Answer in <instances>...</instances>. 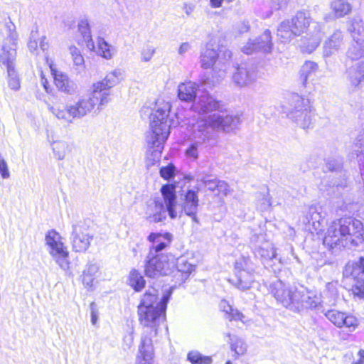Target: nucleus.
Returning a JSON list of instances; mask_svg holds the SVG:
<instances>
[{"label":"nucleus","instance_id":"5701e85b","mask_svg":"<svg viewBox=\"0 0 364 364\" xmlns=\"http://www.w3.org/2000/svg\"><path fill=\"white\" fill-rule=\"evenodd\" d=\"M167 209L160 199L149 200L147 203L145 215L147 220L153 223L162 222L166 218Z\"/></svg>","mask_w":364,"mask_h":364},{"label":"nucleus","instance_id":"b1692460","mask_svg":"<svg viewBox=\"0 0 364 364\" xmlns=\"http://www.w3.org/2000/svg\"><path fill=\"white\" fill-rule=\"evenodd\" d=\"M257 79V73L252 67L240 65L232 75L235 84L239 87L247 86Z\"/></svg>","mask_w":364,"mask_h":364},{"label":"nucleus","instance_id":"ddd939ff","mask_svg":"<svg viewBox=\"0 0 364 364\" xmlns=\"http://www.w3.org/2000/svg\"><path fill=\"white\" fill-rule=\"evenodd\" d=\"M171 105L169 102L157 99L150 113V127L170 130L172 125L169 114Z\"/></svg>","mask_w":364,"mask_h":364},{"label":"nucleus","instance_id":"0eeeda50","mask_svg":"<svg viewBox=\"0 0 364 364\" xmlns=\"http://www.w3.org/2000/svg\"><path fill=\"white\" fill-rule=\"evenodd\" d=\"M6 32L7 37L2 45V53L0 55V62L6 67L9 78V87L11 90L17 91L21 87L18 76L14 69L18 35L15 31V26L11 23V25H7Z\"/></svg>","mask_w":364,"mask_h":364},{"label":"nucleus","instance_id":"20e7f679","mask_svg":"<svg viewBox=\"0 0 364 364\" xmlns=\"http://www.w3.org/2000/svg\"><path fill=\"white\" fill-rule=\"evenodd\" d=\"M240 122V119L237 115L215 113L193 124L188 139L190 142L203 146L213 138V130L228 132L235 129Z\"/></svg>","mask_w":364,"mask_h":364},{"label":"nucleus","instance_id":"e2e57ef3","mask_svg":"<svg viewBox=\"0 0 364 364\" xmlns=\"http://www.w3.org/2000/svg\"><path fill=\"white\" fill-rule=\"evenodd\" d=\"M250 25L248 22L242 21L237 25V31L240 33H243L248 31Z\"/></svg>","mask_w":364,"mask_h":364},{"label":"nucleus","instance_id":"aec40b11","mask_svg":"<svg viewBox=\"0 0 364 364\" xmlns=\"http://www.w3.org/2000/svg\"><path fill=\"white\" fill-rule=\"evenodd\" d=\"M198 188L197 191L194 189H188L183 199L182 203V212H183L187 216H189L192 218V220L198 223L199 220L196 215L198 205H199V199L198 196Z\"/></svg>","mask_w":364,"mask_h":364},{"label":"nucleus","instance_id":"338daca9","mask_svg":"<svg viewBox=\"0 0 364 364\" xmlns=\"http://www.w3.org/2000/svg\"><path fill=\"white\" fill-rule=\"evenodd\" d=\"M48 43L46 41V37L42 36L39 43V48L43 50H47L48 49Z\"/></svg>","mask_w":364,"mask_h":364},{"label":"nucleus","instance_id":"5fc2aeb1","mask_svg":"<svg viewBox=\"0 0 364 364\" xmlns=\"http://www.w3.org/2000/svg\"><path fill=\"white\" fill-rule=\"evenodd\" d=\"M0 174L3 178H9L10 173L6 161L0 154Z\"/></svg>","mask_w":364,"mask_h":364},{"label":"nucleus","instance_id":"8fccbe9b","mask_svg":"<svg viewBox=\"0 0 364 364\" xmlns=\"http://www.w3.org/2000/svg\"><path fill=\"white\" fill-rule=\"evenodd\" d=\"M309 215L310 218L308 219V223H312L313 226L315 230H318V226L320 225V219L321 218L320 213L317 211L315 207H311L309 210Z\"/></svg>","mask_w":364,"mask_h":364},{"label":"nucleus","instance_id":"423d86ee","mask_svg":"<svg viewBox=\"0 0 364 364\" xmlns=\"http://www.w3.org/2000/svg\"><path fill=\"white\" fill-rule=\"evenodd\" d=\"M232 57L231 51L226 46L215 40L210 41L200 52V64L202 68H212L214 73L223 78L227 69V63Z\"/></svg>","mask_w":364,"mask_h":364},{"label":"nucleus","instance_id":"6e6552de","mask_svg":"<svg viewBox=\"0 0 364 364\" xmlns=\"http://www.w3.org/2000/svg\"><path fill=\"white\" fill-rule=\"evenodd\" d=\"M288 107L282 106L283 112L303 129L309 128L312 123L314 113L310 101L298 94L293 93L288 98Z\"/></svg>","mask_w":364,"mask_h":364},{"label":"nucleus","instance_id":"bb28decb","mask_svg":"<svg viewBox=\"0 0 364 364\" xmlns=\"http://www.w3.org/2000/svg\"><path fill=\"white\" fill-rule=\"evenodd\" d=\"M172 239L173 235L167 232L164 233L151 232L148 237L149 241L153 243L149 252H152L154 255H159V252L170 244Z\"/></svg>","mask_w":364,"mask_h":364},{"label":"nucleus","instance_id":"2f4dec72","mask_svg":"<svg viewBox=\"0 0 364 364\" xmlns=\"http://www.w3.org/2000/svg\"><path fill=\"white\" fill-rule=\"evenodd\" d=\"M158 299L157 290L153 287L149 288L141 297L138 306H146L150 308H159L161 307V300L158 301Z\"/></svg>","mask_w":364,"mask_h":364},{"label":"nucleus","instance_id":"4468645a","mask_svg":"<svg viewBox=\"0 0 364 364\" xmlns=\"http://www.w3.org/2000/svg\"><path fill=\"white\" fill-rule=\"evenodd\" d=\"M343 275L346 277L353 278L352 293L354 296L359 299L364 298V257H360L358 261L347 264L343 271Z\"/></svg>","mask_w":364,"mask_h":364},{"label":"nucleus","instance_id":"c03bdc74","mask_svg":"<svg viewBox=\"0 0 364 364\" xmlns=\"http://www.w3.org/2000/svg\"><path fill=\"white\" fill-rule=\"evenodd\" d=\"M187 358L192 364H211L213 362L210 356L203 355L197 350L189 352Z\"/></svg>","mask_w":364,"mask_h":364},{"label":"nucleus","instance_id":"6ab92c4d","mask_svg":"<svg viewBox=\"0 0 364 364\" xmlns=\"http://www.w3.org/2000/svg\"><path fill=\"white\" fill-rule=\"evenodd\" d=\"M193 111L198 114H207L213 111H220L219 113L226 114L222 112L223 104L210 95L200 96L192 105Z\"/></svg>","mask_w":364,"mask_h":364},{"label":"nucleus","instance_id":"864d4df0","mask_svg":"<svg viewBox=\"0 0 364 364\" xmlns=\"http://www.w3.org/2000/svg\"><path fill=\"white\" fill-rule=\"evenodd\" d=\"M241 50L247 55H250L254 52L258 51L255 41L250 39L247 44L242 47Z\"/></svg>","mask_w":364,"mask_h":364},{"label":"nucleus","instance_id":"a878e982","mask_svg":"<svg viewBox=\"0 0 364 364\" xmlns=\"http://www.w3.org/2000/svg\"><path fill=\"white\" fill-rule=\"evenodd\" d=\"M50 68L55 84L60 91L68 95H73L77 92V84L73 80L69 79L66 74L61 71L55 70L52 67Z\"/></svg>","mask_w":364,"mask_h":364},{"label":"nucleus","instance_id":"13d9d810","mask_svg":"<svg viewBox=\"0 0 364 364\" xmlns=\"http://www.w3.org/2000/svg\"><path fill=\"white\" fill-rule=\"evenodd\" d=\"M217 190L220 193H222L225 196L228 195V193L230 192V188L228 184L225 182L224 181H220L218 183Z\"/></svg>","mask_w":364,"mask_h":364},{"label":"nucleus","instance_id":"09e8293b","mask_svg":"<svg viewBox=\"0 0 364 364\" xmlns=\"http://www.w3.org/2000/svg\"><path fill=\"white\" fill-rule=\"evenodd\" d=\"M343 163L340 159H328L326 163V168L329 171L339 172L342 170Z\"/></svg>","mask_w":364,"mask_h":364},{"label":"nucleus","instance_id":"f257e3e1","mask_svg":"<svg viewBox=\"0 0 364 364\" xmlns=\"http://www.w3.org/2000/svg\"><path fill=\"white\" fill-rule=\"evenodd\" d=\"M124 78V72L115 69L107 73L102 80L94 82L87 95L80 96L77 101L66 106L48 104V110L58 119L72 123L81 119L91 113L97 106L101 109L111 100V88L118 85Z\"/></svg>","mask_w":364,"mask_h":364},{"label":"nucleus","instance_id":"de8ad7c7","mask_svg":"<svg viewBox=\"0 0 364 364\" xmlns=\"http://www.w3.org/2000/svg\"><path fill=\"white\" fill-rule=\"evenodd\" d=\"M156 52V48L149 45H145L140 52L141 60L142 62H149L151 60Z\"/></svg>","mask_w":364,"mask_h":364},{"label":"nucleus","instance_id":"4d7b16f0","mask_svg":"<svg viewBox=\"0 0 364 364\" xmlns=\"http://www.w3.org/2000/svg\"><path fill=\"white\" fill-rule=\"evenodd\" d=\"M227 314H228V319L230 321H242V318H244V315L241 312L232 307L231 308V311H228Z\"/></svg>","mask_w":364,"mask_h":364},{"label":"nucleus","instance_id":"ea45409f","mask_svg":"<svg viewBox=\"0 0 364 364\" xmlns=\"http://www.w3.org/2000/svg\"><path fill=\"white\" fill-rule=\"evenodd\" d=\"M129 285L136 291H141L145 286V280L143 276L136 269H132L129 277Z\"/></svg>","mask_w":364,"mask_h":364},{"label":"nucleus","instance_id":"7ed1b4c3","mask_svg":"<svg viewBox=\"0 0 364 364\" xmlns=\"http://www.w3.org/2000/svg\"><path fill=\"white\" fill-rule=\"evenodd\" d=\"M271 291L278 303L295 313H301L309 309H318L320 306V296L301 285L277 280L272 285Z\"/></svg>","mask_w":364,"mask_h":364},{"label":"nucleus","instance_id":"c9c22d12","mask_svg":"<svg viewBox=\"0 0 364 364\" xmlns=\"http://www.w3.org/2000/svg\"><path fill=\"white\" fill-rule=\"evenodd\" d=\"M99 270V266L95 263H88L82 273V283L87 287H91L95 275Z\"/></svg>","mask_w":364,"mask_h":364},{"label":"nucleus","instance_id":"9d476101","mask_svg":"<svg viewBox=\"0 0 364 364\" xmlns=\"http://www.w3.org/2000/svg\"><path fill=\"white\" fill-rule=\"evenodd\" d=\"M240 291H247L255 282V267L247 257L237 259L235 264V276L228 280Z\"/></svg>","mask_w":364,"mask_h":364},{"label":"nucleus","instance_id":"39448f33","mask_svg":"<svg viewBox=\"0 0 364 364\" xmlns=\"http://www.w3.org/2000/svg\"><path fill=\"white\" fill-rule=\"evenodd\" d=\"M171 294V288L165 291L161 299V307L159 308L138 306L139 321L144 326L141 337L151 338L156 343L158 342V337L161 331L160 325L165 320L166 306Z\"/></svg>","mask_w":364,"mask_h":364},{"label":"nucleus","instance_id":"69168bd1","mask_svg":"<svg viewBox=\"0 0 364 364\" xmlns=\"http://www.w3.org/2000/svg\"><path fill=\"white\" fill-rule=\"evenodd\" d=\"M220 306L223 309V311L226 314H228V311H231L232 308V306L225 300L221 301Z\"/></svg>","mask_w":364,"mask_h":364},{"label":"nucleus","instance_id":"c756f323","mask_svg":"<svg viewBox=\"0 0 364 364\" xmlns=\"http://www.w3.org/2000/svg\"><path fill=\"white\" fill-rule=\"evenodd\" d=\"M78 31L83 37L86 47L90 50H94L95 46L92 38L90 23L86 16L80 18L78 23Z\"/></svg>","mask_w":364,"mask_h":364},{"label":"nucleus","instance_id":"f8f14e48","mask_svg":"<svg viewBox=\"0 0 364 364\" xmlns=\"http://www.w3.org/2000/svg\"><path fill=\"white\" fill-rule=\"evenodd\" d=\"M340 227L347 239V247L358 246L364 241V228L360 220L351 217L341 218Z\"/></svg>","mask_w":364,"mask_h":364},{"label":"nucleus","instance_id":"79ce46f5","mask_svg":"<svg viewBox=\"0 0 364 364\" xmlns=\"http://www.w3.org/2000/svg\"><path fill=\"white\" fill-rule=\"evenodd\" d=\"M347 78L352 87H357L364 80V77L354 65L350 66L346 70Z\"/></svg>","mask_w":364,"mask_h":364},{"label":"nucleus","instance_id":"1a4fd4ad","mask_svg":"<svg viewBox=\"0 0 364 364\" xmlns=\"http://www.w3.org/2000/svg\"><path fill=\"white\" fill-rule=\"evenodd\" d=\"M47 251L59 266V267L67 272L70 269V262L69 260V252L62 240V237L55 230H49L45 236Z\"/></svg>","mask_w":364,"mask_h":364},{"label":"nucleus","instance_id":"f704fd0d","mask_svg":"<svg viewBox=\"0 0 364 364\" xmlns=\"http://www.w3.org/2000/svg\"><path fill=\"white\" fill-rule=\"evenodd\" d=\"M229 338L228 341L230 344L231 350L235 352L237 355H242L247 351V345L242 339L235 335H231L230 333L226 334Z\"/></svg>","mask_w":364,"mask_h":364},{"label":"nucleus","instance_id":"dca6fc26","mask_svg":"<svg viewBox=\"0 0 364 364\" xmlns=\"http://www.w3.org/2000/svg\"><path fill=\"white\" fill-rule=\"evenodd\" d=\"M316 310H320L326 318L338 328L345 327L350 331H353L358 326V319L353 315L346 314L336 309H325L320 303V306Z\"/></svg>","mask_w":364,"mask_h":364},{"label":"nucleus","instance_id":"2eb2a0df","mask_svg":"<svg viewBox=\"0 0 364 364\" xmlns=\"http://www.w3.org/2000/svg\"><path fill=\"white\" fill-rule=\"evenodd\" d=\"M93 235L83 222L79 221L72 225L70 242L75 252H85L90 247Z\"/></svg>","mask_w":364,"mask_h":364},{"label":"nucleus","instance_id":"f03ea898","mask_svg":"<svg viewBox=\"0 0 364 364\" xmlns=\"http://www.w3.org/2000/svg\"><path fill=\"white\" fill-rule=\"evenodd\" d=\"M304 33L301 49L304 53H311L319 46L323 32L322 25L314 21L307 11H299L291 21H282L277 28V36L280 42L286 43Z\"/></svg>","mask_w":364,"mask_h":364},{"label":"nucleus","instance_id":"a211bd4d","mask_svg":"<svg viewBox=\"0 0 364 364\" xmlns=\"http://www.w3.org/2000/svg\"><path fill=\"white\" fill-rule=\"evenodd\" d=\"M170 134V130L159 128H151L146 136V141L148 148L153 153L161 154L164 149L165 141L167 140Z\"/></svg>","mask_w":364,"mask_h":364},{"label":"nucleus","instance_id":"3c124183","mask_svg":"<svg viewBox=\"0 0 364 364\" xmlns=\"http://www.w3.org/2000/svg\"><path fill=\"white\" fill-rule=\"evenodd\" d=\"M197 182H201L205 186L208 188L210 191H215L217 189L218 183L219 180L215 178H208L206 177H197Z\"/></svg>","mask_w":364,"mask_h":364},{"label":"nucleus","instance_id":"cd10ccee","mask_svg":"<svg viewBox=\"0 0 364 364\" xmlns=\"http://www.w3.org/2000/svg\"><path fill=\"white\" fill-rule=\"evenodd\" d=\"M198 89V85L191 81L181 83L178 87V97L182 101L192 102L196 100Z\"/></svg>","mask_w":364,"mask_h":364},{"label":"nucleus","instance_id":"f3484780","mask_svg":"<svg viewBox=\"0 0 364 364\" xmlns=\"http://www.w3.org/2000/svg\"><path fill=\"white\" fill-rule=\"evenodd\" d=\"M340 225H341V218L333 220L326 232L323 243L329 249L347 247V239Z\"/></svg>","mask_w":364,"mask_h":364},{"label":"nucleus","instance_id":"72a5a7b5","mask_svg":"<svg viewBox=\"0 0 364 364\" xmlns=\"http://www.w3.org/2000/svg\"><path fill=\"white\" fill-rule=\"evenodd\" d=\"M253 40L255 41L258 51L264 53H270L272 51L273 43L269 30H266L259 38Z\"/></svg>","mask_w":364,"mask_h":364},{"label":"nucleus","instance_id":"6e6d98bb","mask_svg":"<svg viewBox=\"0 0 364 364\" xmlns=\"http://www.w3.org/2000/svg\"><path fill=\"white\" fill-rule=\"evenodd\" d=\"M160 175L165 179H169L174 175L173 168L171 166H164L160 169Z\"/></svg>","mask_w":364,"mask_h":364},{"label":"nucleus","instance_id":"4c0bfd02","mask_svg":"<svg viewBox=\"0 0 364 364\" xmlns=\"http://www.w3.org/2000/svg\"><path fill=\"white\" fill-rule=\"evenodd\" d=\"M69 50L72 56L75 70L77 74L82 73L85 70V61L80 50L75 46H70Z\"/></svg>","mask_w":364,"mask_h":364},{"label":"nucleus","instance_id":"680f3d73","mask_svg":"<svg viewBox=\"0 0 364 364\" xmlns=\"http://www.w3.org/2000/svg\"><path fill=\"white\" fill-rule=\"evenodd\" d=\"M195 9V5L192 3H185L183 6V11L187 16H190Z\"/></svg>","mask_w":364,"mask_h":364},{"label":"nucleus","instance_id":"49530a36","mask_svg":"<svg viewBox=\"0 0 364 364\" xmlns=\"http://www.w3.org/2000/svg\"><path fill=\"white\" fill-rule=\"evenodd\" d=\"M200 146H202L194 142H190L189 146L185 151L186 156L192 161L197 160L199 156L198 149Z\"/></svg>","mask_w":364,"mask_h":364},{"label":"nucleus","instance_id":"4be33fe9","mask_svg":"<svg viewBox=\"0 0 364 364\" xmlns=\"http://www.w3.org/2000/svg\"><path fill=\"white\" fill-rule=\"evenodd\" d=\"M154 342L151 338L141 337L139 346L136 364H154Z\"/></svg>","mask_w":364,"mask_h":364},{"label":"nucleus","instance_id":"9b49d317","mask_svg":"<svg viewBox=\"0 0 364 364\" xmlns=\"http://www.w3.org/2000/svg\"><path fill=\"white\" fill-rule=\"evenodd\" d=\"M174 266L173 258L170 259L167 255H154L151 252L147 256L144 272L146 277L156 278L170 274Z\"/></svg>","mask_w":364,"mask_h":364},{"label":"nucleus","instance_id":"37998d69","mask_svg":"<svg viewBox=\"0 0 364 364\" xmlns=\"http://www.w3.org/2000/svg\"><path fill=\"white\" fill-rule=\"evenodd\" d=\"M255 254L265 260H271L276 257V251L270 244H265V246L256 249Z\"/></svg>","mask_w":364,"mask_h":364},{"label":"nucleus","instance_id":"774afa93","mask_svg":"<svg viewBox=\"0 0 364 364\" xmlns=\"http://www.w3.org/2000/svg\"><path fill=\"white\" fill-rule=\"evenodd\" d=\"M354 66L358 68V71L364 77V60L355 64Z\"/></svg>","mask_w":364,"mask_h":364},{"label":"nucleus","instance_id":"603ef678","mask_svg":"<svg viewBox=\"0 0 364 364\" xmlns=\"http://www.w3.org/2000/svg\"><path fill=\"white\" fill-rule=\"evenodd\" d=\"M38 33V30H33L31 33L30 40L28 43V48L31 52L33 53L38 50L39 43L37 41Z\"/></svg>","mask_w":364,"mask_h":364},{"label":"nucleus","instance_id":"bf43d9fd","mask_svg":"<svg viewBox=\"0 0 364 364\" xmlns=\"http://www.w3.org/2000/svg\"><path fill=\"white\" fill-rule=\"evenodd\" d=\"M90 311H91V322L93 325L97 323L98 318V313L96 309V306L95 303H91L90 304Z\"/></svg>","mask_w":364,"mask_h":364},{"label":"nucleus","instance_id":"e433bc0d","mask_svg":"<svg viewBox=\"0 0 364 364\" xmlns=\"http://www.w3.org/2000/svg\"><path fill=\"white\" fill-rule=\"evenodd\" d=\"M115 53L114 48L109 44L103 38H97V53L102 58L109 60Z\"/></svg>","mask_w":364,"mask_h":364},{"label":"nucleus","instance_id":"473e14b6","mask_svg":"<svg viewBox=\"0 0 364 364\" xmlns=\"http://www.w3.org/2000/svg\"><path fill=\"white\" fill-rule=\"evenodd\" d=\"M331 9L336 18H342L348 14L352 6L347 0H333L331 2Z\"/></svg>","mask_w":364,"mask_h":364},{"label":"nucleus","instance_id":"58836bf2","mask_svg":"<svg viewBox=\"0 0 364 364\" xmlns=\"http://www.w3.org/2000/svg\"><path fill=\"white\" fill-rule=\"evenodd\" d=\"M53 151L58 160H63L71 151V146L65 141H55L53 144Z\"/></svg>","mask_w":364,"mask_h":364},{"label":"nucleus","instance_id":"7c9ffc66","mask_svg":"<svg viewBox=\"0 0 364 364\" xmlns=\"http://www.w3.org/2000/svg\"><path fill=\"white\" fill-rule=\"evenodd\" d=\"M347 56L353 60L364 57V38L354 36L353 43L348 50Z\"/></svg>","mask_w":364,"mask_h":364},{"label":"nucleus","instance_id":"393cba45","mask_svg":"<svg viewBox=\"0 0 364 364\" xmlns=\"http://www.w3.org/2000/svg\"><path fill=\"white\" fill-rule=\"evenodd\" d=\"M161 193L163 196L168 215L171 219H175L178 216L176 208V194L175 186L171 184L162 186Z\"/></svg>","mask_w":364,"mask_h":364},{"label":"nucleus","instance_id":"c85d7f7f","mask_svg":"<svg viewBox=\"0 0 364 364\" xmlns=\"http://www.w3.org/2000/svg\"><path fill=\"white\" fill-rule=\"evenodd\" d=\"M318 69V65L314 61H306L301 67L299 77L302 85L306 87L309 80H313Z\"/></svg>","mask_w":364,"mask_h":364},{"label":"nucleus","instance_id":"052dcab7","mask_svg":"<svg viewBox=\"0 0 364 364\" xmlns=\"http://www.w3.org/2000/svg\"><path fill=\"white\" fill-rule=\"evenodd\" d=\"M177 268L180 272L186 273H191L193 269V267L189 263L184 264V267H181V264L178 262L177 264Z\"/></svg>","mask_w":364,"mask_h":364},{"label":"nucleus","instance_id":"412c9836","mask_svg":"<svg viewBox=\"0 0 364 364\" xmlns=\"http://www.w3.org/2000/svg\"><path fill=\"white\" fill-rule=\"evenodd\" d=\"M344 45V36L343 33L335 31L323 42V57L324 58H331L336 55Z\"/></svg>","mask_w":364,"mask_h":364},{"label":"nucleus","instance_id":"0e129e2a","mask_svg":"<svg viewBox=\"0 0 364 364\" xmlns=\"http://www.w3.org/2000/svg\"><path fill=\"white\" fill-rule=\"evenodd\" d=\"M191 48V46L188 43H187V42L183 43L181 45V46L179 47L178 53L180 55H183L184 53L188 52Z\"/></svg>","mask_w":364,"mask_h":364},{"label":"nucleus","instance_id":"a19ab883","mask_svg":"<svg viewBox=\"0 0 364 364\" xmlns=\"http://www.w3.org/2000/svg\"><path fill=\"white\" fill-rule=\"evenodd\" d=\"M348 31L351 33L353 38H354V36L360 37L364 31L363 20L359 16L350 19L348 22Z\"/></svg>","mask_w":364,"mask_h":364},{"label":"nucleus","instance_id":"a18cd8bd","mask_svg":"<svg viewBox=\"0 0 364 364\" xmlns=\"http://www.w3.org/2000/svg\"><path fill=\"white\" fill-rule=\"evenodd\" d=\"M271 206L268 193H259L257 196V208L260 211L267 210Z\"/></svg>","mask_w":364,"mask_h":364}]
</instances>
